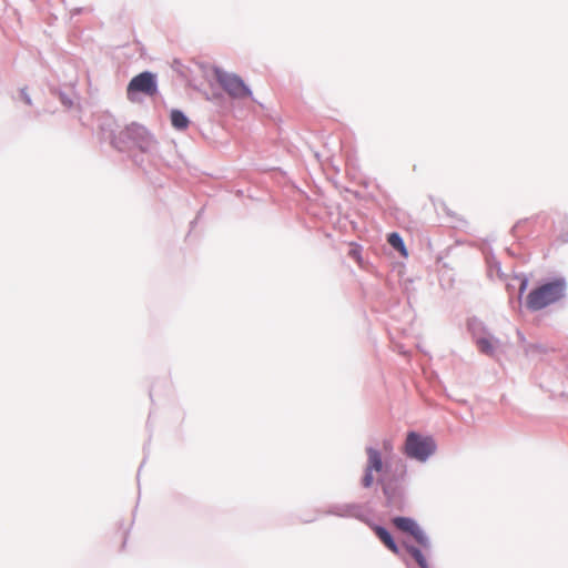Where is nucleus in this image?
Listing matches in <instances>:
<instances>
[{"label":"nucleus","mask_w":568,"mask_h":568,"mask_svg":"<svg viewBox=\"0 0 568 568\" xmlns=\"http://www.w3.org/2000/svg\"><path fill=\"white\" fill-rule=\"evenodd\" d=\"M565 282L556 280L532 290L526 300V305L531 311H539L562 298Z\"/></svg>","instance_id":"1"},{"label":"nucleus","mask_w":568,"mask_h":568,"mask_svg":"<svg viewBox=\"0 0 568 568\" xmlns=\"http://www.w3.org/2000/svg\"><path fill=\"white\" fill-rule=\"evenodd\" d=\"M214 75L221 88L233 99H247L252 91L243 79L235 73H229L220 69L214 70Z\"/></svg>","instance_id":"2"},{"label":"nucleus","mask_w":568,"mask_h":568,"mask_svg":"<svg viewBox=\"0 0 568 568\" xmlns=\"http://www.w3.org/2000/svg\"><path fill=\"white\" fill-rule=\"evenodd\" d=\"M142 93L148 97H154L158 93L155 75L144 71L131 79L126 88V97L131 102H136V95Z\"/></svg>","instance_id":"3"},{"label":"nucleus","mask_w":568,"mask_h":568,"mask_svg":"<svg viewBox=\"0 0 568 568\" xmlns=\"http://www.w3.org/2000/svg\"><path fill=\"white\" fill-rule=\"evenodd\" d=\"M435 448L436 445L430 437H422L413 432L407 435L405 452L412 458L424 462L435 452Z\"/></svg>","instance_id":"4"},{"label":"nucleus","mask_w":568,"mask_h":568,"mask_svg":"<svg viewBox=\"0 0 568 568\" xmlns=\"http://www.w3.org/2000/svg\"><path fill=\"white\" fill-rule=\"evenodd\" d=\"M367 464L365 467V474L362 480L364 487H371L374 481V473L383 475L387 470V463L383 462L382 453L375 448H366Z\"/></svg>","instance_id":"5"},{"label":"nucleus","mask_w":568,"mask_h":568,"mask_svg":"<svg viewBox=\"0 0 568 568\" xmlns=\"http://www.w3.org/2000/svg\"><path fill=\"white\" fill-rule=\"evenodd\" d=\"M393 524L397 529L412 535L414 539L423 547L429 546L427 536L415 520L407 517H395L393 519Z\"/></svg>","instance_id":"6"},{"label":"nucleus","mask_w":568,"mask_h":568,"mask_svg":"<svg viewBox=\"0 0 568 568\" xmlns=\"http://www.w3.org/2000/svg\"><path fill=\"white\" fill-rule=\"evenodd\" d=\"M476 345L483 354L494 356L499 344L493 337H479L476 341Z\"/></svg>","instance_id":"7"},{"label":"nucleus","mask_w":568,"mask_h":568,"mask_svg":"<svg viewBox=\"0 0 568 568\" xmlns=\"http://www.w3.org/2000/svg\"><path fill=\"white\" fill-rule=\"evenodd\" d=\"M374 531L375 534L377 535V537L382 540V542L390 550L393 551L394 554H397L398 552V547L397 545L395 544V541L393 540L390 534L383 527H375L374 528Z\"/></svg>","instance_id":"8"},{"label":"nucleus","mask_w":568,"mask_h":568,"mask_svg":"<svg viewBox=\"0 0 568 568\" xmlns=\"http://www.w3.org/2000/svg\"><path fill=\"white\" fill-rule=\"evenodd\" d=\"M171 123L178 130H185L189 126L187 118L180 110L171 111Z\"/></svg>","instance_id":"9"},{"label":"nucleus","mask_w":568,"mask_h":568,"mask_svg":"<svg viewBox=\"0 0 568 568\" xmlns=\"http://www.w3.org/2000/svg\"><path fill=\"white\" fill-rule=\"evenodd\" d=\"M387 242L390 246H393L396 251L400 253L402 256L406 257L408 255L403 239L398 233H390L387 237Z\"/></svg>","instance_id":"10"},{"label":"nucleus","mask_w":568,"mask_h":568,"mask_svg":"<svg viewBox=\"0 0 568 568\" xmlns=\"http://www.w3.org/2000/svg\"><path fill=\"white\" fill-rule=\"evenodd\" d=\"M407 551L410 554V556L415 559V561L418 564L420 568H428V562L425 557V555L416 547L414 546H407Z\"/></svg>","instance_id":"11"},{"label":"nucleus","mask_w":568,"mask_h":568,"mask_svg":"<svg viewBox=\"0 0 568 568\" xmlns=\"http://www.w3.org/2000/svg\"><path fill=\"white\" fill-rule=\"evenodd\" d=\"M383 450L386 454V456L390 455L393 452V444L390 440H385L383 443Z\"/></svg>","instance_id":"12"},{"label":"nucleus","mask_w":568,"mask_h":568,"mask_svg":"<svg viewBox=\"0 0 568 568\" xmlns=\"http://www.w3.org/2000/svg\"><path fill=\"white\" fill-rule=\"evenodd\" d=\"M349 256L353 257L355 261L359 262L361 261V253H359V250L358 247H353L351 251H349Z\"/></svg>","instance_id":"13"},{"label":"nucleus","mask_w":568,"mask_h":568,"mask_svg":"<svg viewBox=\"0 0 568 568\" xmlns=\"http://www.w3.org/2000/svg\"><path fill=\"white\" fill-rule=\"evenodd\" d=\"M526 285H527V281L525 280V281H523V283H521V285H520V290H519V291H520V293H523V292L525 291Z\"/></svg>","instance_id":"14"}]
</instances>
